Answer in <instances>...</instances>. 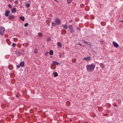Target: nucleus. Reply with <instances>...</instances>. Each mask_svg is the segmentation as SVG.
<instances>
[{"instance_id":"30","label":"nucleus","mask_w":123,"mask_h":123,"mask_svg":"<svg viewBox=\"0 0 123 123\" xmlns=\"http://www.w3.org/2000/svg\"><path fill=\"white\" fill-rule=\"evenodd\" d=\"M20 65H19V64L16 67H17L18 68H20Z\"/></svg>"},{"instance_id":"23","label":"nucleus","mask_w":123,"mask_h":123,"mask_svg":"<svg viewBox=\"0 0 123 123\" xmlns=\"http://www.w3.org/2000/svg\"><path fill=\"white\" fill-rule=\"evenodd\" d=\"M38 52V50L37 49H34V53H37Z\"/></svg>"},{"instance_id":"21","label":"nucleus","mask_w":123,"mask_h":123,"mask_svg":"<svg viewBox=\"0 0 123 123\" xmlns=\"http://www.w3.org/2000/svg\"><path fill=\"white\" fill-rule=\"evenodd\" d=\"M67 1L68 4H70L71 2L72 1V0H68Z\"/></svg>"},{"instance_id":"40","label":"nucleus","mask_w":123,"mask_h":123,"mask_svg":"<svg viewBox=\"0 0 123 123\" xmlns=\"http://www.w3.org/2000/svg\"><path fill=\"white\" fill-rule=\"evenodd\" d=\"M9 1L10 2H12V0H9Z\"/></svg>"},{"instance_id":"20","label":"nucleus","mask_w":123,"mask_h":123,"mask_svg":"<svg viewBox=\"0 0 123 123\" xmlns=\"http://www.w3.org/2000/svg\"><path fill=\"white\" fill-rule=\"evenodd\" d=\"M38 35L39 37H41L42 35V34L41 33H39L38 34Z\"/></svg>"},{"instance_id":"31","label":"nucleus","mask_w":123,"mask_h":123,"mask_svg":"<svg viewBox=\"0 0 123 123\" xmlns=\"http://www.w3.org/2000/svg\"><path fill=\"white\" fill-rule=\"evenodd\" d=\"M50 38L48 37L47 39V41H50Z\"/></svg>"},{"instance_id":"8","label":"nucleus","mask_w":123,"mask_h":123,"mask_svg":"<svg viewBox=\"0 0 123 123\" xmlns=\"http://www.w3.org/2000/svg\"><path fill=\"white\" fill-rule=\"evenodd\" d=\"M99 65L101 68H104L105 67V64L102 63H100L99 64Z\"/></svg>"},{"instance_id":"5","label":"nucleus","mask_w":123,"mask_h":123,"mask_svg":"<svg viewBox=\"0 0 123 123\" xmlns=\"http://www.w3.org/2000/svg\"><path fill=\"white\" fill-rule=\"evenodd\" d=\"M113 44L114 46L116 48H117L119 46L118 44L115 42L114 41L113 43Z\"/></svg>"},{"instance_id":"25","label":"nucleus","mask_w":123,"mask_h":123,"mask_svg":"<svg viewBox=\"0 0 123 123\" xmlns=\"http://www.w3.org/2000/svg\"><path fill=\"white\" fill-rule=\"evenodd\" d=\"M66 104V105L68 106H69L70 105V103L69 102H67Z\"/></svg>"},{"instance_id":"18","label":"nucleus","mask_w":123,"mask_h":123,"mask_svg":"<svg viewBox=\"0 0 123 123\" xmlns=\"http://www.w3.org/2000/svg\"><path fill=\"white\" fill-rule=\"evenodd\" d=\"M30 4L29 3H27L25 5L26 6L27 8L29 7L30 6Z\"/></svg>"},{"instance_id":"35","label":"nucleus","mask_w":123,"mask_h":123,"mask_svg":"<svg viewBox=\"0 0 123 123\" xmlns=\"http://www.w3.org/2000/svg\"><path fill=\"white\" fill-rule=\"evenodd\" d=\"M55 1L57 2H58V1L57 0H55Z\"/></svg>"},{"instance_id":"15","label":"nucleus","mask_w":123,"mask_h":123,"mask_svg":"<svg viewBox=\"0 0 123 123\" xmlns=\"http://www.w3.org/2000/svg\"><path fill=\"white\" fill-rule=\"evenodd\" d=\"M66 33V31L64 30H62L61 31V33L62 34H65Z\"/></svg>"},{"instance_id":"2","label":"nucleus","mask_w":123,"mask_h":123,"mask_svg":"<svg viewBox=\"0 0 123 123\" xmlns=\"http://www.w3.org/2000/svg\"><path fill=\"white\" fill-rule=\"evenodd\" d=\"M61 22L60 20L58 18L55 19V23L53 22H51V25L54 26H56V25H59L60 24Z\"/></svg>"},{"instance_id":"36","label":"nucleus","mask_w":123,"mask_h":123,"mask_svg":"<svg viewBox=\"0 0 123 123\" xmlns=\"http://www.w3.org/2000/svg\"><path fill=\"white\" fill-rule=\"evenodd\" d=\"M6 41L7 42L9 41V39H7L6 40Z\"/></svg>"},{"instance_id":"38","label":"nucleus","mask_w":123,"mask_h":123,"mask_svg":"<svg viewBox=\"0 0 123 123\" xmlns=\"http://www.w3.org/2000/svg\"><path fill=\"white\" fill-rule=\"evenodd\" d=\"M59 56L60 57H62V55H59Z\"/></svg>"},{"instance_id":"10","label":"nucleus","mask_w":123,"mask_h":123,"mask_svg":"<svg viewBox=\"0 0 123 123\" xmlns=\"http://www.w3.org/2000/svg\"><path fill=\"white\" fill-rule=\"evenodd\" d=\"M16 11V9L15 8H12L11 10V12L13 13H15Z\"/></svg>"},{"instance_id":"24","label":"nucleus","mask_w":123,"mask_h":123,"mask_svg":"<svg viewBox=\"0 0 123 123\" xmlns=\"http://www.w3.org/2000/svg\"><path fill=\"white\" fill-rule=\"evenodd\" d=\"M8 6L9 7V8H11L12 7V6L10 4H9L8 5Z\"/></svg>"},{"instance_id":"6","label":"nucleus","mask_w":123,"mask_h":123,"mask_svg":"<svg viewBox=\"0 0 123 123\" xmlns=\"http://www.w3.org/2000/svg\"><path fill=\"white\" fill-rule=\"evenodd\" d=\"M91 57L90 56L87 57H84V60L87 61H88L90 60L91 59Z\"/></svg>"},{"instance_id":"34","label":"nucleus","mask_w":123,"mask_h":123,"mask_svg":"<svg viewBox=\"0 0 123 123\" xmlns=\"http://www.w3.org/2000/svg\"><path fill=\"white\" fill-rule=\"evenodd\" d=\"M78 44L80 45V46H81V44H80L79 43Z\"/></svg>"},{"instance_id":"42","label":"nucleus","mask_w":123,"mask_h":123,"mask_svg":"<svg viewBox=\"0 0 123 123\" xmlns=\"http://www.w3.org/2000/svg\"><path fill=\"white\" fill-rule=\"evenodd\" d=\"M16 96L17 97V95H16Z\"/></svg>"},{"instance_id":"14","label":"nucleus","mask_w":123,"mask_h":123,"mask_svg":"<svg viewBox=\"0 0 123 123\" xmlns=\"http://www.w3.org/2000/svg\"><path fill=\"white\" fill-rule=\"evenodd\" d=\"M50 68L51 69L54 70L55 68V67L54 65H51V66Z\"/></svg>"},{"instance_id":"37","label":"nucleus","mask_w":123,"mask_h":123,"mask_svg":"<svg viewBox=\"0 0 123 123\" xmlns=\"http://www.w3.org/2000/svg\"><path fill=\"white\" fill-rule=\"evenodd\" d=\"M69 27L70 28H71V27H72V25H70L69 26Z\"/></svg>"},{"instance_id":"27","label":"nucleus","mask_w":123,"mask_h":123,"mask_svg":"<svg viewBox=\"0 0 123 123\" xmlns=\"http://www.w3.org/2000/svg\"><path fill=\"white\" fill-rule=\"evenodd\" d=\"M18 39L17 38H15L14 39V41L16 42L18 41Z\"/></svg>"},{"instance_id":"22","label":"nucleus","mask_w":123,"mask_h":123,"mask_svg":"<svg viewBox=\"0 0 123 123\" xmlns=\"http://www.w3.org/2000/svg\"><path fill=\"white\" fill-rule=\"evenodd\" d=\"M98 110L99 111H101L102 110V107H99L98 108Z\"/></svg>"},{"instance_id":"29","label":"nucleus","mask_w":123,"mask_h":123,"mask_svg":"<svg viewBox=\"0 0 123 123\" xmlns=\"http://www.w3.org/2000/svg\"><path fill=\"white\" fill-rule=\"evenodd\" d=\"M16 45V44L14 43H13L12 44V46L14 47H15Z\"/></svg>"},{"instance_id":"16","label":"nucleus","mask_w":123,"mask_h":123,"mask_svg":"<svg viewBox=\"0 0 123 123\" xmlns=\"http://www.w3.org/2000/svg\"><path fill=\"white\" fill-rule=\"evenodd\" d=\"M20 19L22 21H24L25 20V18L24 17L21 16L20 17Z\"/></svg>"},{"instance_id":"12","label":"nucleus","mask_w":123,"mask_h":123,"mask_svg":"<svg viewBox=\"0 0 123 123\" xmlns=\"http://www.w3.org/2000/svg\"><path fill=\"white\" fill-rule=\"evenodd\" d=\"M59 63L55 61H54L53 62V64L55 65H57Z\"/></svg>"},{"instance_id":"28","label":"nucleus","mask_w":123,"mask_h":123,"mask_svg":"<svg viewBox=\"0 0 123 123\" xmlns=\"http://www.w3.org/2000/svg\"><path fill=\"white\" fill-rule=\"evenodd\" d=\"M18 3V0H16L15 1V4H17Z\"/></svg>"},{"instance_id":"3","label":"nucleus","mask_w":123,"mask_h":123,"mask_svg":"<svg viewBox=\"0 0 123 123\" xmlns=\"http://www.w3.org/2000/svg\"><path fill=\"white\" fill-rule=\"evenodd\" d=\"M5 28L3 27H1L0 28V34L1 35L3 36L4 34Z\"/></svg>"},{"instance_id":"43","label":"nucleus","mask_w":123,"mask_h":123,"mask_svg":"<svg viewBox=\"0 0 123 123\" xmlns=\"http://www.w3.org/2000/svg\"><path fill=\"white\" fill-rule=\"evenodd\" d=\"M5 37H6V35H5Z\"/></svg>"},{"instance_id":"32","label":"nucleus","mask_w":123,"mask_h":123,"mask_svg":"<svg viewBox=\"0 0 123 123\" xmlns=\"http://www.w3.org/2000/svg\"><path fill=\"white\" fill-rule=\"evenodd\" d=\"M86 44H87L88 45H90V46H91V45L90 43L89 42H88L87 43H86Z\"/></svg>"},{"instance_id":"9","label":"nucleus","mask_w":123,"mask_h":123,"mask_svg":"<svg viewBox=\"0 0 123 123\" xmlns=\"http://www.w3.org/2000/svg\"><path fill=\"white\" fill-rule=\"evenodd\" d=\"M19 64L21 67H22L24 66L25 63L24 62H22Z\"/></svg>"},{"instance_id":"4","label":"nucleus","mask_w":123,"mask_h":123,"mask_svg":"<svg viewBox=\"0 0 123 123\" xmlns=\"http://www.w3.org/2000/svg\"><path fill=\"white\" fill-rule=\"evenodd\" d=\"M10 13V11L9 10H6L5 11V15L6 17H7Z\"/></svg>"},{"instance_id":"26","label":"nucleus","mask_w":123,"mask_h":123,"mask_svg":"<svg viewBox=\"0 0 123 123\" xmlns=\"http://www.w3.org/2000/svg\"><path fill=\"white\" fill-rule=\"evenodd\" d=\"M28 24L27 23H25L24 24V26L25 27H27L28 25Z\"/></svg>"},{"instance_id":"39","label":"nucleus","mask_w":123,"mask_h":123,"mask_svg":"<svg viewBox=\"0 0 123 123\" xmlns=\"http://www.w3.org/2000/svg\"><path fill=\"white\" fill-rule=\"evenodd\" d=\"M77 29H78V30H80V28H77Z\"/></svg>"},{"instance_id":"1","label":"nucleus","mask_w":123,"mask_h":123,"mask_svg":"<svg viewBox=\"0 0 123 123\" xmlns=\"http://www.w3.org/2000/svg\"><path fill=\"white\" fill-rule=\"evenodd\" d=\"M95 67V64L87 65L86 66L87 70L88 72L92 71L94 69Z\"/></svg>"},{"instance_id":"19","label":"nucleus","mask_w":123,"mask_h":123,"mask_svg":"<svg viewBox=\"0 0 123 123\" xmlns=\"http://www.w3.org/2000/svg\"><path fill=\"white\" fill-rule=\"evenodd\" d=\"M54 74L55 77L57 76L58 75V74L56 72L54 73Z\"/></svg>"},{"instance_id":"41","label":"nucleus","mask_w":123,"mask_h":123,"mask_svg":"<svg viewBox=\"0 0 123 123\" xmlns=\"http://www.w3.org/2000/svg\"><path fill=\"white\" fill-rule=\"evenodd\" d=\"M92 16V17H93V18H94V16Z\"/></svg>"},{"instance_id":"7","label":"nucleus","mask_w":123,"mask_h":123,"mask_svg":"<svg viewBox=\"0 0 123 123\" xmlns=\"http://www.w3.org/2000/svg\"><path fill=\"white\" fill-rule=\"evenodd\" d=\"M9 19L11 20L14 19L15 18L14 16L13 15H9Z\"/></svg>"},{"instance_id":"17","label":"nucleus","mask_w":123,"mask_h":123,"mask_svg":"<svg viewBox=\"0 0 123 123\" xmlns=\"http://www.w3.org/2000/svg\"><path fill=\"white\" fill-rule=\"evenodd\" d=\"M49 54L50 55H52L53 54V51L52 50H50L49 52Z\"/></svg>"},{"instance_id":"13","label":"nucleus","mask_w":123,"mask_h":123,"mask_svg":"<svg viewBox=\"0 0 123 123\" xmlns=\"http://www.w3.org/2000/svg\"><path fill=\"white\" fill-rule=\"evenodd\" d=\"M62 26L64 28H65L66 29H67L68 28L67 26L66 25H63Z\"/></svg>"},{"instance_id":"11","label":"nucleus","mask_w":123,"mask_h":123,"mask_svg":"<svg viewBox=\"0 0 123 123\" xmlns=\"http://www.w3.org/2000/svg\"><path fill=\"white\" fill-rule=\"evenodd\" d=\"M57 46L60 48H61L62 47V44L60 42H58L57 43Z\"/></svg>"},{"instance_id":"33","label":"nucleus","mask_w":123,"mask_h":123,"mask_svg":"<svg viewBox=\"0 0 123 123\" xmlns=\"http://www.w3.org/2000/svg\"><path fill=\"white\" fill-rule=\"evenodd\" d=\"M84 42L85 43H86H86H88V42H86V41H84Z\"/></svg>"}]
</instances>
